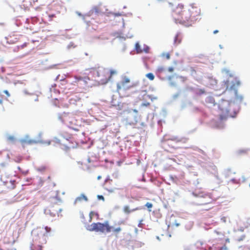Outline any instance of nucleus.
Instances as JSON below:
<instances>
[{
  "label": "nucleus",
  "mask_w": 250,
  "mask_h": 250,
  "mask_svg": "<svg viewBox=\"0 0 250 250\" xmlns=\"http://www.w3.org/2000/svg\"><path fill=\"white\" fill-rule=\"evenodd\" d=\"M88 73H84L82 76H75V83L82 81L88 87L105 84L110 80L113 75L117 74L115 70H109L103 67L91 68Z\"/></svg>",
  "instance_id": "nucleus-1"
},
{
  "label": "nucleus",
  "mask_w": 250,
  "mask_h": 250,
  "mask_svg": "<svg viewBox=\"0 0 250 250\" xmlns=\"http://www.w3.org/2000/svg\"><path fill=\"white\" fill-rule=\"evenodd\" d=\"M169 4L171 6L170 16L176 23L186 25L194 21L201 13L200 8L194 4L188 7H185L182 4L176 6H173L171 3Z\"/></svg>",
  "instance_id": "nucleus-2"
},
{
  "label": "nucleus",
  "mask_w": 250,
  "mask_h": 250,
  "mask_svg": "<svg viewBox=\"0 0 250 250\" xmlns=\"http://www.w3.org/2000/svg\"><path fill=\"white\" fill-rule=\"evenodd\" d=\"M58 145L59 147L65 152H69L71 149L77 147V143L73 139H67L63 138L60 140L58 138H54L48 142V145Z\"/></svg>",
  "instance_id": "nucleus-3"
},
{
  "label": "nucleus",
  "mask_w": 250,
  "mask_h": 250,
  "mask_svg": "<svg viewBox=\"0 0 250 250\" xmlns=\"http://www.w3.org/2000/svg\"><path fill=\"white\" fill-rule=\"evenodd\" d=\"M112 227L109 225L107 221L104 223L100 222L92 223L89 226L88 230L90 231H95L96 232H101L103 233L110 232L111 231Z\"/></svg>",
  "instance_id": "nucleus-4"
},
{
  "label": "nucleus",
  "mask_w": 250,
  "mask_h": 250,
  "mask_svg": "<svg viewBox=\"0 0 250 250\" xmlns=\"http://www.w3.org/2000/svg\"><path fill=\"white\" fill-rule=\"evenodd\" d=\"M61 201L57 198H53L49 206L48 211L51 216L59 215L62 210L60 206Z\"/></svg>",
  "instance_id": "nucleus-5"
},
{
  "label": "nucleus",
  "mask_w": 250,
  "mask_h": 250,
  "mask_svg": "<svg viewBox=\"0 0 250 250\" xmlns=\"http://www.w3.org/2000/svg\"><path fill=\"white\" fill-rule=\"evenodd\" d=\"M130 82L129 78L126 76H123L121 80L117 83V91L119 92L122 90L129 89L131 86L128 85Z\"/></svg>",
  "instance_id": "nucleus-6"
},
{
  "label": "nucleus",
  "mask_w": 250,
  "mask_h": 250,
  "mask_svg": "<svg viewBox=\"0 0 250 250\" xmlns=\"http://www.w3.org/2000/svg\"><path fill=\"white\" fill-rule=\"evenodd\" d=\"M104 188L109 192H113L115 189H119L118 179L115 178L114 180L107 178L104 183Z\"/></svg>",
  "instance_id": "nucleus-7"
},
{
  "label": "nucleus",
  "mask_w": 250,
  "mask_h": 250,
  "mask_svg": "<svg viewBox=\"0 0 250 250\" xmlns=\"http://www.w3.org/2000/svg\"><path fill=\"white\" fill-rule=\"evenodd\" d=\"M234 78H230V79H229L225 82V84L227 89H234L236 86V84L237 83V85L239 84L236 80L234 81Z\"/></svg>",
  "instance_id": "nucleus-8"
},
{
  "label": "nucleus",
  "mask_w": 250,
  "mask_h": 250,
  "mask_svg": "<svg viewBox=\"0 0 250 250\" xmlns=\"http://www.w3.org/2000/svg\"><path fill=\"white\" fill-rule=\"evenodd\" d=\"M5 39L7 43L9 44H13L18 42L19 37L17 35L12 34L6 37Z\"/></svg>",
  "instance_id": "nucleus-9"
},
{
  "label": "nucleus",
  "mask_w": 250,
  "mask_h": 250,
  "mask_svg": "<svg viewBox=\"0 0 250 250\" xmlns=\"http://www.w3.org/2000/svg\"><path fill=\"white\" fill-rule=\"evenodd\" d=\"M68 122L70 127L74 129H77L76 127L79 125V122L75 116L69 117Z\"/></svg>",
  "instance_id": "nucleus-10"
},
{
  "label": "nucleus",
  "mask_w": 250,
  "mask_h": 250,
  "mask_svg": "<svg viewBox=\"0 0 250 250\" xmlns=\"http://www.w3.org/2000/svg\"><path fill=\"white\" fill-rule=\"evenodd\" d=\"M200 201L201 203L199 204L200 205H206L212 203V199H211L209 195H206L203 198L201 199Z\"/></svg>",
  "instance_id": "nucleus-11"
},
{
  "label": "nucleus",
  "mask_w": 250,
  "mask_h": 250,
  "mask_svg": "<svg viewBox=\"0 0 250 250\" xmlns=\"http://www.w3.org/2000/svg\"><path fill=\"white\" fill-rule=\"evenodd\" d=\"M83 200L85 201H87L88 199L86 196L84 194H82L80 196L77 197L74 201V204L76 205L78 203H79L83 201Z\"/></svg>",
  "instance_id": "nucleus-12"
},
{
  "label": "nucleus",
  "mask_w": 250,
  "mask_h": 250,
  "mask_svg": "<svg viewBox=\"0 0 250 250\" xmlns=\"http://www.w3.org/2000/svg\"><path fill=\"white\" fill-rule=\"evenodd\" d=\"M138 209H139V208H134V209L131 210V209H130L129 207L127 206H125L123 208V210H124V212H125V213H127V214H129L132 211H134L138 210Z\"/></svg>",
  "instance_id": "nucleus-13"
},
{
  "label": "nucleus",
  "mask_w": 250,
  "mask_h": 250,
  "mask_svg": "<svg viewBox=\"0 0 250 250\" xmlns=\"http://www.w3.org/2000/svg\"><path fill=\"white\" fill-rule=\"evenodd\" d=\"M195 94L197 96H201L206 93V91L204 89H198L195 91Z\"/></svg>",
  "instance_id": "nucleus-14"
},
{
  "label": "nucleus",
  "mask_w": 250,
  "mask_h": 250,
  "mask_svg": "<svg viewBox=\"0 0 250 250\" xmlns=\"http://www.w3.org/2000/svg\"><path fill=\"white\" fill-rule=\"evenodd\" d=\"M7 141L9 143H14L16 141V138L14 136L9 135L6 138Z\"/></svg>",
  "instance_id": "nucleus-15"
},
{
  "label": "nucleus",
  "mask_w": 250,
  "mask_h": 250,
  "mask_svg": "<svg viewBox=\"0 0 250 250\" xmlns=\"http://www.w3.org/2000/svg\"><path fill=\"white\" fill-rule=\"evenodd\" d=\"M135 50L138 53L142 52V50L141 48L140 45L138 42L135 44Z\"/></svg>",
  "instance_id": "nucleus-16"
},
{
  "label": "nucleus",
  "mask_w": 250,
  "mask_h": 250,
  "mask_svg": "<svg viewBox=\"0 0 250 250\" xmlns=\"http://www.w3.org/2000/svg\"><path fill=\"white\" fill-rule=\"evenodd\" d=\"M146 77L150 81H153L154 79V76L152 73H149L146 74Z\"/></svg>",
  "instance_id": "nucleus-17"
},
{
  "label": "nucleus",
  "mask_w": 250,
  "mask_h": 250,
  "mask_svg": "<svg viewBox=\"0 0 250 250\" xmlns=\"http://www.w3.org/2000/svg\"><path fill=\"white\" fill-rule=\"evenodd\" d=\"M181 42V39H179V36L178 35H176L174 39V43L175 44L180 43Z\"/></svg>",
  "instance_id": "nucleus-18"
},
{
  "label": "nucleus",
  "mask_w": 250,
  "mask_h": 250,
  "mask_svg": "<svg viewBox=\"0 0 250 250\" xmlns=\"http://www.w3.org/2000/svg\"><path fill=\"white\" fill-rule=\"evenodd\" d=\"M31 0H24L23 1L24 5H25L27 6L32 5V3Z\"/></svg>",
  "instance_id": "nucleus-19"
},
{
  "label": "nucleus",
  "mask_w": 250,
  "mask_h": 250,
  "mask_svg": "<svg viewBox=\"0 0 250 250\" xmlns=\"http://www.w3.org/2000/svg\"><path fill=\"white\" fill-rule=\"evenodd\" d=\"M121 230H122V229L121 228V227H118L117 228L114 229L112 230V231L113 232H114L115 233H118L119 232H120L121 231Z\"/></svg>",
  "instance_id": "nucleus-20"
},
{
  "label": "nucleus",
  "mask_w": 250,
  "mask_h": 250,
  "mask_svg": "<svg viewBox=\"0 0 250 250\" xmlns=\"http://www.w3.org/2000/svg\"><path fill=\"white\" fill-rule=\"evenodd\" d=\"M164 71H165V68L162 66H160V67H158V68L157 69V71L159 73H161L163 72Z\"/></svg>",
  "instance_id": "nucleus-21"
},
{
  "label": "nucleus",
  "mask_w": 250,
  "mask_h": 250,
  "mask_svg": "<svg viewBox=\"0 0 250 250\" xmlns=\"http://www.w3.org/2000/svg\"><path fill=\"white\" fill-rule=\"evenodd\" d=\"M145 97H146L148 98L149 99H151V101H153V100L156 99V97H154L152 95H144V99H145Z\"/></svg>",
  "instance_id": "nucleus-22"
},
{
  "label": "nucleus",
  "mask_w": 250,
  "mask_h": 250,
  "mask_svg": "<svg viewBox=\"0 0 250 250\" xmlns=\"http://www.w3.org/2000/svg\"><path fill=\"white\" fill-rule=\"evenodd\" d=\"M162 56L165 57L168 60L170 59V54L168 53H163Z\"/></svg>",
  "instance_id": "nucleus-23"
},
{
  "label": "nucleus",
  "mask_w": 250,
  "mask_h": 250,
  "mask_svg": "<svg viewBox=\"0 0 250 250\" xmlns=\"http://www.w3.org/2000/svg\"><path fill=\"white\" fill-rule=\"evenodd\" d=\"M146 207L148 209L151 208L153 206L152 204L150 203L147 202L146 204Z\"/></svg>",
  "instance_id": "nucleus-24"
},
{
  "label": "nucleus",
  "mask_w": 250,
  "mask_h": 250,
  "mask_svg": "<svg viewBox=\"0 0 250 250\" xmlns=\"http://www.w3.org/2000/svg\"><path fill=\"white\" fill-rule=\"evenodd\" d=\"M150 105V103L148 102H145L141 104L142 106H148Z\"/></svg>",
  "instance_id": "nucleus-25"
},
{
  "label": "nucleus",
  "mask_w": 250,
  "mask_h": 250,
  "mask_svg": "<svg viewBox=\"0 0 250 250\" xmlns=\"http://www.w3.org/2000/svg\"><path fill=\"white\" fill-rule=\"evenodd\" d=\"M3 96L0 92V104H3Z\"/></svg>",
  "instance_id": "nucleus-26"
},
{
  "label": "nucleus",
  "mask_w": 250,
  "mask_h": 250,
  "mask_svg": "<svg viewBox=\"0 0 250 250\" xmlns=\"http://www.w3.org/2000/svg\"><path fill=\"white\" fill-rule=\"evenodd\" d=\"M221 221H222V222H223V223H226V222H227V217H225V216L222 217H221Z\"/></svg>",
  "instance_id": "nucleus-27"
},
{
  "label": "nucleus",
  "mask_w": 250,
  "mask_h": 250,
  "mask_svg": "<svg viewBox=\"0 0 250 250\" xmlns=\"http://www.w3.org/2000/svg\"><path fill=\"white\" fill-rule=\"evenodd\" d=\"M245 236L244 235L240 237H238V238H236V240L238 241H242L245 238Z\"/></svg>",
  "instance_id": "nucleus-28"
},
{
  "label": "nucleus",
  "mask_w": 250,
  "mask_h": 250,
  "mask_svg": "<svg viewBox=\"0 0 250 250\" xmlns=\"http://www.w3.org/2000/svg\"><path fill=\"white\" fill-rule=\"evenodd\" d=\"M241 250H250V246H244L243 247V249H242Z\"/></svg>",
  "instance_id": "nucleus-29"
},
{
  "label": "nucleus",
  "mask_w": 250,
  "mask_h": 250,
  "mask_svg": "<svg viewBox=\"0 0 250 250\" xmlns=\"http://www.w3.org/2000/svg\"><path fill=\"white\" fill-rule=\"evenodd\" d=\"M3 93H5L8 97L10 96V93L7 90H4Z\"/></svg>",
  "instance_id": "nucleus-30"
},
{
  "label": "nucleus",
  "mask_w": 250,
  "mask_h": 250,
  "mask_svg": "<svg viewBox=\"0 0 250 250\" xmlns=\"http://www.w3.org/2000/svg\"><path fill=\"white\" fill-rule=\"evenodd\" d=\"M43 239V241L42 242V244H45L46 243V239L45 236H43L42 237Z\"/></svg>",
  "instance_id": "nucleus-31"
},
{
  "label": "nucleus",
  "mask_w": 250,
  "mask_h": 250,
  "mask_svg": "<svg viewBox=\"0 0 250 250\" xmlns=\"http://www.w3.org/2000/svg\"><path fill=\"white\" fill-rule=\"evenodd\" d=\"M168 71L169 72H172L174 71V68L172 67H170L168 68Z\"/></svg>",
  "instance_id": "nucleus-32"
},
{
  "label": "nucleus",
  "mask_w": 250,
  "mask_h": 250,
  "mask_svg": "<svg viewBox=\"0 0 250 250\" xmlns=\"http://www.w3.org/2000/svg\"><path fill=\"white\" fill-rule=\"evenodd\" d=\"M45 229L47 232H49L51 230V229L48 227H46Z\"/></svg>",
  "instance_id": "nucleus-33"
},
{
  "label": "nucleus",
  "mask_w": 250,
  "mask_h": 250,
  "mask_svg": "<svg viewBox=\"0 0 250 250\" xmlns=\"http://www.w3.org/2000/svg\"><path fill=\"white\" fill-rule=\"evenodd\" d=\"M98 198L99 199H101L102 200H104V197L102 195H98Z\"/></svg>",
  "instance_id": "nucleus-34"
},
{
  "label": "nucleus",
  "mask_w": 250,
  "mask_h": 250,
  "mask_svg": "<svg viewBox=\"0 0 250 250\" xmlns=\"http://www.w3.org/2000/svg\"><path fill=\"white\" fill-rule=\"evenodd\" d=\"M122 105L121 106H120V104H118V108H117V109H119V110H121L122 109Z\"/></svg>",
  "instance_id": "nucleus-35"
},
{
  "label": "nucleus",
  "mask_w": 250,
  "mask_h": 250,
  "mask_svg": "<svg viewBox=\"0 0 250 250\" xmlns=\"http://www.w3.org/2000/svg\"><path fill=\"white\" fill-rule=\"evenodd\" d=\"M218 32V30H214V31H213V33H214V34H216V33H217Z\"/></svg>",
  "instance_id": "nucleus-36"
},
{
  "label": "nucleus",
  "mask_w": 250,
  "mask_h": 250,
  "mask_svg": "<svg viewBox=\"0 0 250 250\" xmlns=\"http://www.w3.org/2000/svg\"><path fill=\"white\" fill-rule=\"evenodd\" d=\"M39 250H42V247L41 246H39Z\"/></svg>",
  "instance_id": "nucleus-37"
},
{
  "label": "nucleus",
  "mask_w": 250,
  "mask_h": 250,
  "mask_svg": "<svg viewBox=\"0 0 250 250\" xmlns=\"http://www.w3.org/2000/svg\"><path fill=\"white\" fill-rule=\"evenodd\" d=\"M101 178V176H98V177H97V179H98V180H100Z\"/></svg>",
  "instance_id": "nucleus-38"
},
{
  "label": "nucleus",
  "mask_w": 250,
  "mask_h": 250,
  "mask_svg": "<svg viewBox=\"0 0 250 250\" xmlns=\"http://www.w3.org/2000/svg\"><path fill=\"white\" fill-rule=\"evenodd\" d=\"M0 250H12V249L2 250L0 249Z\"/></svg>",
  "instance_id": "nucleus-39"
},
{
  "label": "nucleus",
  "mask_w": 250,
  "mask_h": 250,
  "mask_svg": "<svg viewBox=\"0 0 250 250\" xmlns=\"http://www.w3.org/2000/svg\"><path fill=\"white\" fill-rule=\"evenodd\" d=\"M22 143H26V141H22Z\"/></svg>",
  "instance_id": "nucleus-40"
},
{
  "label": "nucleus",
  "mask_w": 250,
  "mask_h": 250,
  "mask_svg": "<svg viewBox=\"0 0 250 250\" xmlns=\"http://www.w3.org/2000/svg\"><path fill=\"white\" fill-rule=\"evenodd\" d=\"M225 112H226V113H228V110H226Z\"/></svg>",
  "instance_id": "nucleus-41"
},
{
  "label": "nucleus",
  "mask_w": 250,
  "mask_h": 250,
  "mask_svg": "<svg viewBox=\"0 0 250 250\" xmlns=\"http://www.w3.org/2000/svg\"><path fill=\"white\" fill-rule=\"evenodd\" d=\"M179 225V224H176V226H178Z\"/></svg>",
  "instance_id": "nucleus-42"
},
{
  "label": "nucleus",
  "mask_w": 250,
  "mask_h": 250,
  "mask_svg": "<svg viewBox=\"0 0 250 250\" xmlns=\"http://www.w3.org/2000/svg\"><path fill=\"white\" fill-rule=\"evenodd\" d=\"M28 143H30H30H31V141H28Z\"/></svg>",
  "instance_id": "nucleus-43"
},
{
  "label": "nucleus",
  "mask_w": 250,
  "mask_h": 250,
  "mask_svg": "<svg viewBox=\"0 0 250 250\" xmlns=\"http://www.w3.org/2000/svg\"><path fill=\"white\" fill-rule=\"evenodd\" d=\"M12 188H15V186H13V187H12Z\"/></svg>",
  "instance_id": "nucleus-44"
},
{
  "label": "nucleus",
  "mask_w": 250,
  "mask_h": 250,
  "mask_svg": "<svg viewBox=\"0 0 250 250\" xmlns=\"http://www.w3.org/2000/svg\"><path fill=\"white\" fill-rule=\"evenodd\" d=\"M249 186L250 187V183Z\"/></svg>",
  "instance_id": "nucleus-45"
}]
</instances>
